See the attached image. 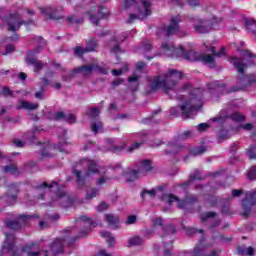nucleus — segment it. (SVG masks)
Masks as SVG:
<instances>
[{"label":"nucleus","mask_w":256,"mask_h":256,"mask_svg":"<svg viewBox=\"0 0 256 256\" xmlns=\"http://www.w3.org/2000/svg\"><path fill=\"white\" fill-rule=\"evenodd\" d=\"M192 137H193V132H191L189 130H187L184 133L178 135V139L180 141H186V139H191Z\"/></svg>","instance_id":"nucleus-56"},{"label":"nucleus","mask_w":256,"mask_h":256,"mask_svg":"<svg viewBox=\"0 0 256 256\" xmlns=\"http://www.w3.org/2000/svg\"><path fill=\"white\" fill-rule=\"evenodd\" d=\"M255 149L256 145L251 146V148L246 151V155H248L249 159H256Z\"/></svg>","instance_id":"nucleus-61"},{"label":"nucleus","mask_w":256,"mask_h":256,"mask_svg":"<svg viewBox=\"0 0 256 256\" xmlns=\"http://www.w3.org/2000/svg\"><path fill=\"white\" fill-rule=\"evenodd\" d=\"M205 151H207V147L201 145L195 148H192L190 150V155H186L184 156V161H187V159H189V157H197V155H203V153H205Z\"/></svg>","instance_id":"nucleus-28"},{"label":"nucleus","mask_w":256,"mask_h":256,"mask_svg":"<svg viewBox=\"0 0 256 256\" xmlns=\"http://www.w3.org/2000/svg\"><path fill=\"white\" fill-rule=\"evenodd\" d=\"M236 255L238 256H253L255 255V248L249 246L248 248L245 245L236 247Z\"/></svg>","instance_id":"nucleus-23"},{"label":"nucleus","mask_w":256,"mask_h":256,"mask_svg":"<svg viewBox=\"0 0 256 256\" xmlns=\"http://www.w3.org/2000/svg\"><path fill=\"white\" fill-rule=\"evenodd\" d=\"M86 15L89 17V21L92 23V25H96L98 27L101 19H107L109 17V11L104 6H98V14H92L91 11H87Z\"/></svg>","instance_id":"nucleus-13"},{"label":"nucleus","mask_w":256,"mask_h":256,"mask_svg":"<svg viewBox=\"0 0 256 256\" xmlns=\"http://www.w3.org/2000/svg\"><path fill=\"white\" fill-rule=\"evenodd\" d=\"M41 49H43V46L39 45L34 50H29L26 59H35V55H39V53H41Z\"/></svg>","instance_id":"nucleus-43"},{"label":"nucleus","mask_w":256,"mask_h":256,"mask_svg":"<svg viewBox=\"0 0 256 256\" xmlns=\"http://www.w3.org/2000/svg\"><path fill=\"white\" fill-rule=\"evenodd\" d=\"M2 171L6 175H13L14 177H19V175H21V171L19 170V167H17V165L15 164H9V165L3 166Z\"/></svg>","instance_id":"nucleus-24"},{"label":"nucleus","mask_w":256,"mask_h":256,"mask_svg":"<svg viewBox=\"0 0 256 256\" xmlns=\"http://www.w3.org/2000/svg\"><path fill=\"white\" fill-rule=\"evenodd\" d=\"M167 147H169L170 150H164L166 155H177L179 153V144H177V142H168Z\"/></svg>","instance_id":"nucleus-31"},{"label":"nucleus","mask_w":256,"mask_h":256,"mask_svg":"<svg viewBox=\"0 0 256 256\" xmlns=\"http://www.w3.org/2000/svg\"><path fill=\"white\" fill-rule=\"evenodd\" d=\"M137 170L140 172V175H147V173H151V171H153V164L151 160H142Z\"/></svg>","instance_id":"nucleus-22"},{"label":"nucleus","mask_w":256,"mask_h":256,"mask_svg":"<svg viewBox=\"0 0 256 256\" xmlns=\"http://www.w3.org/2000/svg\"><path fill=\"white\" fill-rule=\"evenodd\" d=\"M199 175H201V172H199V170H195L194 173L190 175L189 183H193V181H203V177Z\"/></svg>","instance_id":"nucleus-53"},{"label":"nucleus","mask_w":256,"mask_h":256,"mask_svg":"<svg viewBox=\"0 0 256 256\" xmlns=\"http://www.w3.org/2000/svg\"><path fill=\"white\" fill-rule=\"evenodd\" d=\"M67 23H69L70 25H81L83 23V19L82 18H78L75 19V15H70L66 18Z\"/></svg>","instance_id":"nucleus-48"},{"label":"nucleus","mask_w":256,"mask_h":256,"mask_svg":"<svg viewBox=\"0 0 256 256\" xmlns=\"http://www.w3.org/2000/svg\"><path fill=\"white\" fill-rule=\"evenodd\" d=\"M142 7L144 11L139 12L138 14V18L140 19V21H144V19L148 18L149 15H151V9H149L151 7V2L149 0H144L142 2Z\"/></svg>","instance_id":"nucleus-25"},{"label":"nucleus","mask_w":256,"mask_h":256,"mask_svg":"<svg viewBox=\"0 0 256 256\" xmlns=\"http://www.w3.org/2000/svg\"><path fill=\"white\" fill-rule=\"evenodd\" d=\"M157 227H161L162 229V235L160 236L161 239H167V237H173L177 233V229L175 228V225L173 224H166L163 226V219L161 218H155L152 221V229H157Z\"/></svg>","instance_id":"nucleus-11"},{"label":"nucleus","mask_w":256,"mask_h":256,"mask_svg":"<svg viewBox=\"0 0 256 256\" xmlns=\"http://www.w3.org/2000/svg\"><path fill=\"white\" fill-rule=\"evenodd\" d=\"M74 73H80L84 77H91L92 73H95V63L79 66L74 69Z\"/></svg>","instance_id":"nucleus-19"},{"label":"nucleus","mask_w":256,"mask_h":256,"mask_svg":"<svg viewBox=\"0 0 256 256\" xmlns=\"http://www.w3.org/2000/svg\"><path fill=\"white\" fill-rule=\"evenodd\" d=\"M26 65H32L34 66V73H41L42 69L45 67L46 64H44L41 60L37 58H25Z\"/></svg>","instance_id":"nucleus-21"},{"label":"nucleus","mask_w":256,"mask_h":256,"mask_svg":"<svg viewBox=\"0 0 256 256\" xmlns=\"http://www.w3.org/2000/svg\"><path fill=\"white\" fill-rule=\"evenodd\" d=\"M64 121L70 125H73V123H77V117H75V114H69L65 116Z\"/></svg>","instance_id":"nucleus-59"},{"label":"nucleus","mask_w":256,"mask_h":256,"mask_svg":"<svg viewBox=\"0 0 256 256\" xmlns=\"http://www.w3.org/2000/svg\"><path fill=\"white\" fill-rule=\"evenodd\" d=\"M215 217H217V212H204L200 214V221L203 225H206L209 219H215ZM219 225H221V219H215L209 224H207L206 227L209 229V231H211V233H215V229H217Z\"/></svg>","instance_id":"nucleus-12"},{"label":"nucleus","mask_w":256,"mask_h":256,"mask_svg":"<svg viewBox=\"0 0 256 256\" xmlns=\"http://www.w3.org/2000/svg\"><path fill=\"white\" fill-rule=\"evenodd\" d=\"M75 70H72L70 73L62 75V81H64L65 83H71V81H73V79L75 78Z\"/></svg>","instance_id":"nucleus-52"},{"label":"nucleus","mask_w":256,"mask_h":256,"mask_svg":"<svg viewBox=\"0 0 256 256\" xmlns=\"http://www.w3.org/2000/svg\"><path fill=\"white\" fill-rule=\"evenodd\" d=\"M76 221L78 223L79 221H81V223L84 224V228L80 229L78 235H76L78 241L81 239H87L89 233H91V229H93V227H97V222L93 221L91 218L87 216H80L76 219Z\"/></svg>","instance_id":"nucleus-10"},{"label":"nucleus","mask_w":256,"mask_h":256,"mask_svg":"<svg viewBox=\"0 0 256 256\" xmlns=\"http://www.w3.org/2000/svg\"><path fill=\"white\" fill-rule=\"evenodd\" d=\"M61 240L64 247H75V242L79 241V238L77 236H64L61 238Z\"/></svg>","instance_id":"nucleus-32"},{"label":"nucleus","mask_w":256,"mask_h":256,"mask_svg":"<svg viewBox=\"0 0 256 256\" xmlns=\"http://www.w3.org/2000/svg\"><path fill=\"white\" fill-rule=\"evenodd\" d=\"M242 217H244L245 219L249 218V216L251 215V211H253V204L249 203L246 198H244L242 200Z\"/></svg>","instance_id":"nucleus-27"},{"label":"nucleus","mask_w":256,"mask_h":256,"mask_svg":"<svg viewBox=\"0 0 256 256\" xmlns=\"http://www.w3.org/2000/svg\"><path fill=\"white\" fill-rule=\"evenodd\" d=\"M164 245V256H173V252H171V248L173 247V239L170 240V247L169 243L163 241Z\"/></svg>","instance_id":"nucleus-44"},{"label":"nucleus","mask_w":256,"mask_h":256,"mask_svg":"<svg viewBox=\"0 0 256 256\" xmlns=\"http://www.w3.org/2000/svg\"><path fill=\"white\" fill-rule=\"evenodd\" d=\"M4 11H5V8H0V19H1V21H3V23H6L7 28L9 30V22L12 21L10 19V17H11V15H15V12L9 13L8 15H3Z\"/></svg>","instance_id":"nucleus-41"},{"label":"nucleus","mask_w":256,"mask_h":256,"mask_svg":"<svg viewBox=\"0 0 256 256\" xmlns=\"http://www.w3.org/2000/svg\"><path fill=\"white\" fill-rule=\"evenodd\" d=\"M227 139H231V133L227 129H220L218 131V143L222 141H227Z\"/></svg>","instance_id":"nucleus-35"},{"label":"nucleus","mask_w":256,"mask_h":256,"mask_svg":"<svg viewBox=\"0 0 256 256\" xmlns=\"http://www.w3.org/2000/svg\"><path fill=\"white\" fill-rule=\"evenodd\" d=\"M10 21L8 22V31H11L12 33H17L19 29H21L22 25H25V27H29V25H35V20L28 19L23 20L21 19V14H19V11H15L14 14L10 15Z\"/></svg>","instance_id":"nucleus-9"},{"label":"nucleus","mask_w":256,"mask_h":256,"mask_svg":"<svg viewBox=\"0 0 256 256\" xmlns=\"http://www.w3.org/2000/svg\"><path fill=\"white\" fill-rule=\"evenodd\" d=\"M124 7L125 9H130V7H135V9L139 11V3H137V0H125Z\"/></svg>","instance_id":"nucleus-51"},{"label":"nucleus","mask_w":256,"mask_h":256,"mask_svg":"<svg viewBox=\"0 0 256 256\" xmlns=\"http://www.w3.org/2000/svg\"><path fill=\"white\" fill-rule=\"evenodd\" d=\"M99 129H103V122L97 121L91 123V130L93 131V133H95V135L99 133Z\"/></svg>","instance_id":"nucleus-50"},{"label":"nucleus","mask_w":256,"mask_h":256,"mask_svg":"<svg viewBox=\"0 0 256 256\" xmlns=\"http://www.w3.org/2000/svg\"><path fill=\"white\" fill-rule=\"evenodd\" d=\"M248 179H250V181H253L256 179V166H253L249 172H248Z\"/></svg>","instance_id":"nucleus-63"},{"label":"nucleus","mask_w":256,"mask_h":256,"mask_svg":"<svg viewBox=\"0 0 256 256\" xmlns=\"http://www.w3.org/2000/svg\"><path fill=\"white\" fill-rule=\"evenodd\" d=\"M215 23L212 20H199L197 24H194V29L196 33L205 34L209 33Z\"/></svg>","instance_id":"nucleus-18"},{"label":"nucleus","mask_w":256,"mask_h":256,"mask_svg":"<svg viewBox=\"0 0 256 256\" xmlns=\"http://www.w3.org/2000/svg\"><path fill=\"white\" fill-rule=\"evenodd\" d=\"M106 221L109 225H112L114 229H119V216L112 214H106Z\"/></svg>","instance_id":"nucleus-33"},{"label":"nucleus","mask_w":256,"mask_h":256,"mask_svg":"<svg viewBox=\"0 0 256 256\" xmlns=\"http://www.w3.org/2000/svg\"><path fill=\"white\" fill-rule=\"evenodd\" d=\"M24 171H27L28 173H37V171H39V166L34 161L28 162L24 165Z\"/></svg>","instance_id":"nucleus-37"},{"label":"nucleus","mask_w":256,"mask_h":256,"mask_svg":"<svg viewBox=\"0 0 256 256\" xmlns=\"http://www.w3.org/2000/svg\"><path fill=\"white\" fill-rule=\"evenodd\" d=\"M14 51H15V45L9 43V44H6L5 52L2 53V55H9L11 53H14Z\"/></svg>","instance_id":"nucleus-60"},{"label":"nucleus","mask_w":256,"mask_h":256,"mask_svg":"<svg viewBox=\"0 0 256 256\" xmlns=\"http://www.w3.org/2000/svg\"><path fill=\"white\" fill-rule=\"evenodd\" d=\"M94 73H97L98 75H108L109 71L99 64H94Z\"/></svg>","instance_id":"nucleus-49"},{"label":"nucleus","mask_w":256,"mask_h":256,"mask_svg":"<svg viewBox=\"0 0 256 256\" xmlns=\"http://www.w3.org/2000/svg\"><path fill=\"white\" fill-rule=\"evenodd\" d=\"M100 114H101V111L99 110L98 107H92V108H90V109L86 112V115H87L88 117L92 118L93 120L97 119Z\"/></svg>","instance_id":"nucleus-40"},{"label":"nucleus","mask_w":256,"mask_h":256,"mask_svg":"<svg viewBox=\"0 0 256 256\" xmlns=\"http://www.w3.org/2000/svg\"><path fill=\"white\" fill-rule=\"evenodd\" d=\"M96 47H97V43L95 42V40H90L87 43L85 49L87 53H92L93 51H95Z\"/></svg>","instance_id":"nucleus-54"},{"label":"nucleus","mask_w":256,"mask_h":256,"mask_svg":"<svg viewBox=\"0 0 256 256\" xmlns=\"http://www.w3.org/2000/svg\"><path fill=\"white\" fill-rule=\"evenodd\" d=\"M65 117H66L65 112L63 111L55 112L54 121H61V119L65 120Z\"/></svg>","instance_id":"nucleus-64"},{"label":"nucleus","mask_w":256,"mask_h":256,"mask_svg":"<svg viewBox=\"0 0 256 256\" xmlns=\"http://www.w3.org/2000/svg\"><path fill=\"white\" fill-rule=\"evenodd\" d=\"M182 22H183V16H181L180 14L172 16L170 18V24L166 29L167 37H171V35H175V33H177L179 29H181V26L179 25V23H182Z\"/></svg>","instance_id":"nucleus-15"},{"label":"nucleus","mask_w":256,"mask_h":256,"mask_svg":"<svg viewBox=\"0 0 256 256\" xmlns=\"http://www.w3.org/2000/svg\"><path fill=\"white\" fill-rule=\"evenodd\" d=\"M197 233L202 234L200 241L201 242L205 241V235H203V233H205V230L196 229V228H187L186 229V234L188 235V237H193V235H197Z\"/></svg>","instance_id":"nucleus-36"},{"label":"nucleus","mask_w":256,"mask_h":256,"mask_svg":"<svg viewBox=\"0 0 256 256\" xmlns=\"http://www.w3.org/2000/svg\"><path fill=\"white\" fill-rule=\"evenodd\" d=\"M94 197H97V189L92 188L87 191L86 199H94Z\"/></svg>","instance_id":"nucleus-62"},{"label":"nucleus","mask_w":256,"mask_h":256,"mask_svg":"<svg viewBox=\"0 0 256 256\" xmlns=\"http://www.w3.org/2000/svg\"><path fill=\"white\" fill-rule=\"evenodd\" d=\"M224 201L226 202L222 204L221 213L223 215H231V204L229 203V201H231V198H227Z\"/></svg>","instance_id":"nucleus-39"},{"label":"nucleus","mask_w":256,"mask_h":256,"mask_svg":"<svg viewBox=\"0 0 256 256\" xmlns=\"http://www.w3.org/2000/svg\"><path fill=\"white\" fill-rule=\"evenodd\" d=\"M227 119H232L236 123H243V121H245V116L241 115V113H239V112H235L230 115L211 118V121L213 123H220V125H223V123H225L227 121Z\"/></svg>","instance_id":"nucleus-16"},{"label":"nucleus","mask_w":256,"mask_h":256,"mask_svg":"<svg viewBox=\"0 0 256 256\" xmlns=\"http://www.w3.org/2000/svg\"><path fill=\"white\" fill-rule=\"evenodd\" d=\"M101 237L106 239V243H108L109 248L115 247V244L117 243V240L115 239L113 234H111V232L103 231V232H101Z\"/></svg>","instance_id":"nucleus-29"},{"label":"nucleus","mask_w":256,"mask_h":256,"mask_svg":"<svg viewBox=\"0 0 256 256\" xmlns=\"http://www.w3.org/2000/svg\"><path fill=\"white\" fill-rule=\"evenodd\" d=\"M22 109H27L28 111H35V109H39V104H33L29 101L21 102Z\"/></svg>","instance_id":"nucleus-42"},{"label":"nucleus","mask_w":256,"mask_h":256,"mask_svg":"<svg viewBox=\"0 0 256 256\" xmlns=\"http://www.w3.org/2000/svg\"><path fill=\"white\" fill-rule=\"evenodd\" d=\"M7 187V193H9L10 195H19V186L16 183H10Z\"/></svg>","instance_id":"nucleus-45"},{"label":"nucleus","mask_w":256,"mask_h":256,"mask_svg":"<svg viewBox=\"0 0 256 256\" xmlns=\"http://www.w3.org/2000/svg\"><path fill=\"white\" fill-rule=\"evenodd\" d=\"M0 97H15V95L13 94L11 88L4 86L0 92Z\"/></svg>","instance_id":"nucleus-47"},{"label":"nucleus","mask_w":256,"mask_h":256,"mask_svg":"<svg viewBox=\"0 0 256 256\" xmlns=\"http://www.w3.org/2000/svg\"><path fill=\"white\" fill-rule=\"evenodd\" d=\"M229 62L236 69L239 77L236 86H232L227 88L225 84H219V82H211L208 84V90L210 93H221L222 95L229 93H237V91H243V89H247V87H251L256 83V77L250 78L245 75V69L255 65L253 60H247V62L243 61L241 57H230Z\"/></svg>","instance_id":"nucleus-2"},{"label":"nucleus","mask_w":256,"mask_h":256,"mask_svg":"<svg viewBox=\"0 0 256 256\" xmlns=\"http://www.w3.org/2000/svg\"><path fill=\"white\" fill-rule=\"evenodd\" d=\"M41 15H45L50 19V21H61L65 19V17L59 14L57 8L52 6L40 7L39 8Z\"/></svg>","instance_id":"nucleus-14"},{"label":"nucleus","mask_w":256,"mask_h":256,"mask_svg":"<svg viewBox=\"0 0 256 256\" xmlns=\"http://www.w3.org/2000/svg\"><path fill=\"white\" fill-rule=\"evenodd\" d=\"M99 173V169H97V162L95 161H90L88 163V168L85 173V175H81V170L74 169L73 170V175L76 177V182H77V189H84L85 188V178L86 177H91V175H95Z\"/></svg>","instance_id":"nucleus-8"},{"label":"nucleus","mask_w":256,"mask_h":256,"mask_svg":"<svg viewBox=\"0 0 256 256\" xmlns=\"http://www.w3.org/2000/svg\"><path fill=\"white\" fill-rule=\"evenodd\" d=\"M176 57H182L185 61H190L191 63H205L210 69H217V62H215V57L211 55H203L194 50H187L183 46H179L173 50Z\"/></svg>","instance_id":"nucleus-3"},{"label":"nucleus","mask_w":256,"mask_h":256,"mask_svg":"<svg viewBox=\"0 0 256 256\" xmlns=\"http://www.w3.org/2000/svg\"><path fill=\"white\" fill-rule=\"evenodd\" d=\"M147 195H149L151 198H154L157 195V190H155V188H153L151 190H149L147 188H143L142 192L140 193V199L142 201H147V198H146Z\"/></svg>","instance_id":"nucleus-34"},{"label":"nucleus","mask_w":256,"mask_h":256,"mask_svg":"<svg viewBox=\"0 0 256 256\" xmlns=\"http://www.w3.org/2000/svg\"><path fill=\"white\" fill-rule=\"evenodd\" d=\"M63 247V240L56 238L53 243L50 244V251L54 256L61 255V253H63Z\"/></svg>","instance_id":"nucleus-20"},{"label":"nucleus","mask_w":256,"mask_h":256,"mask_svg":"<svg viewBox=\"0 0 256 256\" xmlns=\"http://www.w3.org/2000/svg\"><path fill=\"white\" fill-rule=\"evenodd\" d=\"M85 53H88L86 48H83L81 46H77L75 49H74V54L77 56V57H83V55H85Z\"/></svg>","instance_id":"nucleus-57"},{"label":"nucleus","mask_w":256,"mask_h":256,"mask_svg":"<svg viewBox=\"0 0 256 256\" xmlns=\"http://www.w3.org/2000/svg\"><path fill=\"white\" fill-rule=\"evenodd\" d=\"M41 155H42V157H44L46 159L53 157V154L49 153V146H47V147L43 146L41 148Z\"/></svg>","instance_id":"nucleus-58"},{"label":"nucleus","mask_w":256,"mask_h":256,"mask_svg":"<svg viewBox=\"0 0 256 256\" xmlns=\"http://www.w3.org/2000/svg\"><path fill=\"white\" fill-rule=\"evenodd\" d=\"M181 79H183V72L175 69H168V72L164 77V82L168 88V93H170V99H179V101H183V95H177V93L189 91V99L184 101L183 104L178 105V108L182 111V117L190 119L191 115H195V113L203 107V91L200 88L193 89L191 83H186L178 90H175V86Z\"/></svg>","instance_id":"nucleus-1"},{"label":"nucleus","mask_w":256,"mask_h":256,"mask_svg":"<svg viewBox=\"0 0 256 256\" xmlns=\"http://www.w3.org/2000/svg\"><path fill=\"white\" fill-rule=\"evenodd\" d=\"M53 187H56L55 195L57 199H64L65 203L62 204V207L67 208L71 205V199L67 197V192L65 189V184H59L57 181H52L50 184L47 182L40 183L36 185V189H53Z\"/></svg>","instance_id":"nucleus-7"},{"label":"nucleus","mask_w":256,"mask_h":256,"mask_svg":"<svg viewBox=\"0 0 256 256\" xmlns=\"http://www.w3.org/2000/svg\"><path fill=\"white\" fill-rule=\"evenodd\" d=\"M245 199L251 205H256V191H254V192H246Z\"/></svg>","instance_id":"nucleus-46"},{"label":"nucleus","mask_w":256,"mask_h":256,"mask_svg":"<svg viewBox=\"0 0 256 256\" xmlns=\"http://www.w3.org/2000/svg\"><path fill=\"white\" fill-rule=\"evenodd\" d=\"M143 243H145V240L141 236L136 235V236H132L128 239L127 247L128 248L141 247V245H143Z\"/></svg>","instance_id":"nucleus-26"},{"label":"nucleus","mask_w":256,"mask_h":256,"mask_svg":"<svg viewBox=\"0 0 256 256\" xmlns=\"http://www.w3.org/2000/svg\"><path fill=\"white\" fill-rule=\"evenodd\" d=\"M192 256H205V248H203L201 246L194 247Z\"/></svg>","instance_id":"nucleus-55"},{"label":"nucleus","mask_w":256,"mask_h":256,"mask_svg":"<svg viewBox=\"0 0 256 256\" xmlns=\"http://www.w3.org/2000/svg\"><path fill=\"white\" fill-rule=\"evenodd\" d=\"M161 201L169 205H173V203L177 202L178 209H183L184 211H189V209H193V206L197 201H199V198L195 195H188L184 199H179V197L175 196L174 194H163L161 196Z\"/></svg>","instance_id":"nucleus-5"},{"label":"nucleus","mask_w":256,"mask_h":256,"mask_svg":"<svg viewBox=\"0 0 256 256\" xmlns=\"http://www.w3.org/2000/svg\"><path fill=\"white\" fill-rule=\"evenodd\" d=\"M39 215H27V214H20L17 218L13 220H7L5 222V227L10 231H15L19 233L25 229L29 225V221H33V219H37Z\"/></svg>","instance_id":"nucleus-6"},{"label":"nucleus","mask_w":256,"mask_h":256,"mask_svg":"<svg viewBox=\"0 0 256 256\" xmlns=\"http://www.w3.org/2000/svg\"><path fill=\"white\" fill-rule=\"evenodd\" d=\"M17 241V236L15 233H6V239L4 240L2 247L0 249V256L8 255L11 256H21V253H28V256H39L41 252H32L31 249L35 247V243L30 245L22 246L21 250L15 247V242Z\"/></svg>","instance_id":"nucleus-4"},{"label":"nucleus","mask_w":256,"mask_h":256,"mask_svg":"<svg viewBox=\"0 0 256 256\" xmlns=\"http://www.w3.org/2000/svg\"><path fill=\"white\" fill-rule=\"evenodd\" d=\"M1 199H3L7 205H13L15 201H17V195L16 194H10V193H5Z\"/></svg>","instance_id":"nucleus-38"},{"label":"nucleus","mask_w":256,"mask_h":256,"mask_svg":"<svg viewBox=\"0 0 256 256\" xmlns=\"http://www.w3.org/2000/svg\"><path fill=\"white\" fill-rule=\"evenodd\" d=\"M140 172L139 170H130L125 173L126 183H133L139 179Z\"/></svg>","instance_id":"nucleus-30"},{"label":"nucleus","mask_w":256,"mask_h":256,"mask_svg":"<svg viewBox=\"0 0 256 256\" xmlns=\"http://www.w3.org/2000/svg\"><path fill=\"white\" fill-rule=\"evenodd\" d=\"M160 87L163 89V93L165 95H168L170 97L169 89L167 88V84L165 83V79L161 80V77L156 76L153 81L150 83V91L148 93H155L157 89H160Z\"/></svg>","instance_id":"nucleus-17"}]
</instances>
